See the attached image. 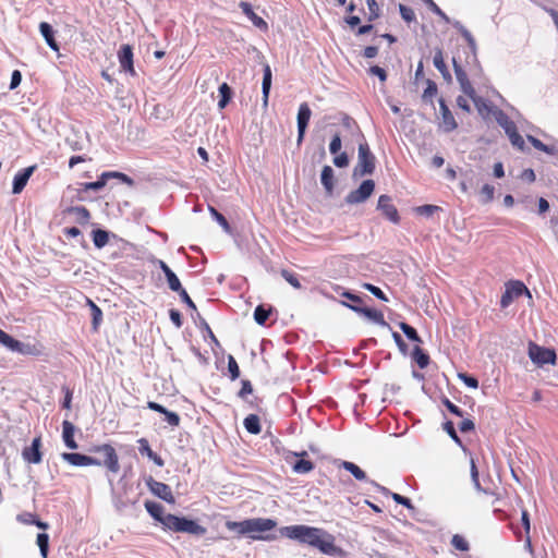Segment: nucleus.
<instances>
[{
  "mask_svg": "<svg viewBox=\"0 0 558 558\" xmlns=\"http://www.w3.org/2000/svg\"><path fill=\"white\" fill-rule=\"evenodd\" d=\"M279 532L281 536L315 547L325 555L335 556L340 551L335 537L319 527L298 524L283 526Z\"/></svg>",
  "mask_w": 558,
  "mask_h": 558,
  "instance_id": "nucleus-1",
  "label": "nucleus"
},
{
  "mask_svg": "<svg viewBox=\"0 0 558 558\" xmlns=\"http://www.w3.org/2000/svg\"><path fill=\"white\" fill-rule=\"evenodd\" d=\"M89 451L93 453L106 454V460H100L76 452H63L61 458L74 466H105L112 474L119 473V456L113 446L110 444L96 445L93 446Z\"/></svg>",
  "mask_w": 558,
  "mask_h": 558,
  "instance_id": "nucleus-2",
  "label": "nucleus"
},
{
  "mask_svg": "<svg viewBox=\"0 0 558 558\" xmlns=\"http://www.w3.org/2000/svg\"><path fill=\"white\" fill-rule=\"evenodd\" d=\"M277 526V522L269 518H253L240 522L227 521L226 527L229 531L236 532L239 535H247L252 539L269 541L275 537L263 535Z\"/></svg>",
  "mask_w": 558,
  "mask_h": 558,
  "instance_id": "nucleus-3",
  "label": "nucleus"
},
{
  "mask_svg": "<svg viewBox=\"0 0 558 558\" xmlns=\"http://www.w3.org/2000/svg\"><path fill=\"white\" fill-rule=\"evenodd\" d=\"M165 530L173 533H185L194 536H203L206 534L207 529L199 524L197 520L189 519L186 517H179L172 513H167Z\"/></svg>",
  "mask_w": 558,
  "mask_h": 558,
  "instance_id": "nucleus-4",
  "label": "nucleus"
},
{
  "mask_svg": "<svg viewBox=\"0 0 558 558\" xmlns=\"http://www.w3.org/2000/svg\"><path fill=\"white\" fill-rule=\"evenodd\" d=\"M375 156L371 151L368 144L365 141L360 143L357 163L354 167L353 174L355 177L372 174L375 170Z\"/></svg>",
  "mask_w": 558,
  "mask_h": 558,
  "instance_id": "nucleus-5",
  "label": "nucleus"
},
{
  "mask_svg": "<svg viewBox=\"0 0 558 558\" xmlns=\"http://www.w3.org/2000/svg\"><path fill=\"white\" fill-rule=\"evenodd\" d=\"M523 294H526L529 298H532L529 289L526 286L519 280H510L506 283L505 292L501 295L500 299V306L502 308L508 307L512 301Z\"/></svg>",
  "mask_w": 558,
  "mask_h": 558,
  "instance_id": "nucleus-6",
  "label": "nucleus"
},
{
  "mask_svg": "<svg viewBox=\"0 0 558 558\" xmlns=\"http://www.w3.org/2000/svg\"><path fill=\"white\" fill-rule=\"evenodd\" d=\"M529 357L538 366L556 363V352L553 349L541 347L534 342L529 343Z\"/></svg>",
  "mask_w": 558,
  "mask_h": 558,
  "instance_id": "nucleus-7",
  "label": "nucleus"
},
{
  "mask_svg": "<svg viewBox=\"0 0 558 558\" xmlns=\"http://www.w3.org/2000/svg\"><path fill=\"white\" fill-rule=\"evenodd\" d=\"M375 182L371 179L364 180L361 185L345 196L348 204H360L365 202L374 192Z\"/></svg>",
  "mask_w": 558,
  "mask_h": 558,
  "instance_id": "nucleus-8",
  "label": "nucleus"
},
{
  "mask_svg": "<svg viewBox=\"0 0 558 558\" xmlns=\"http://www.w3.org/2000/svg\"><path fill=\"white\" fill-rule=\"evenodd\" d=\"M41 447V436L35 437L31 446H27L22 450L23 460L31 464H39L43 461Z\"/></svg>",
  "mask_w": 558,
  "mask_h": 558,
  "instance_id": "nucleus-9",
  "label": "nucleus"
},
{
  "mask_svg": "<svg viewBox=\"0 0 558 558\" xmlns=\"http://www.w3.org/2000/svg\"><path fill=\"white\" fill-rule=\"evenodd\" d=\"M377 208L381 210L383 215L392 223L400 222V216L397 207L392 204V199L388 195H380L377 203Z\"/></svg>",
  "mask_w": 558,
  "mask_h": 558,
  "instance_id": "nucleus-10",
  "label": "nucleus"
},
{
  "mask_svg": "<svg viewBox=\"0 0 558 558\" xmlns=\"http://www.w3.org/2000/svg\"><path fill=\"white\" fill-rule=\"evenodd\" d=\"M147 485H148L150 492L154 495H156L157 497H159L160 499H162L169 504L175 502L174 496H173L172 490L169 485H167L162 482L155 481L153 478H150L147 482Z\"/></svg>",
  "mask_w": 558,
  "mask_h": 558,
  "instance_id": "nucleus-11",
  "label": "nucleus"
},
{
  "mask_svg": "<svg viewBox=\"0 0 558 558\" xmlns=\"http://www.w3.org/2000/svg\"><path fill=\"white\" fill-rule=\"evenodd\" d=\"M312 116V110L307 102H302L298 111V143L300 144L305 135Z\"/></svg>",
  "mask_w": 558,
  "mask_h": 558,
  "instance_id": "nucleus-12",
  "label": "nucleus"
},
{
  "mask_svg": "<svg viewBox=\"0 0 558 558\" xmlns=\"http://www.w3.org/2000/svg\"><path fill=\"white\" fill-rule=\"evenodd\" d=\"M119 63L121 69L130 73L132 76L136 74L133 64V49L130 45H122L118 52Z\"/></svg>",
  "mask_w": 558,
  "mask_h": 558,
  "instance_id": "nucleus-13",
  "label": "nucleus"
},
{
  "mask_svg": "<svg viewBox=\"0 0 558 558\" xmlns=\"http://www.w3.org/2000/svg\"><path fill=\"white\" fill-rule=\"evenodd\" d=\"M37 166L33 165L19 171L13 179L12 193L20 194L26 186L31 175L36 170Z\"/></svg>",
  "mask_w": 558,
  "mask_h": 558,
  "instance_id": "nucleus-14",
  "label": "nucleus"
},
{
  "mask_svg": "<svg viewBox=\"0 0 558 558\" xmlns=\"http://www.w3.org/2000/svg\"><path fill=\"white\" fill-rule=\"evenodd\" d=\"M439 111L441 114L440 126L445 132H452L458 128V123L450 111L449 107L446 105V101L441 98L439 99Z\"/></svg>",
  "mask_w": 558,
  "mask_h": 558,
  "instance_id": "nucleus-15",
  "label": "nucleus"
},
{
  "mask_svg": "<svg viewBox=\"0 0 558 558\" xmlns=\"http://www.w3.org/2000/svg\"><path fill=\"white\" fill-rule=\"evenodd\" d=\"M453 69H454L457 81L459 82L460 87H461L462 92L465 94V96H468V97L475 96V89H474L473 85L471 84L466 72L462 69V66L460 64H458L456 59H453Z\"/></svg>",
  "mask_w": 558,
  "mask_h": 558,
  "instance_id": "nucleus-16",
  "label": "nucleus"
},
{
  "mask_svg": "<svg viewBox=\"0 0 558 558\" xmlns=\"http://www.w3.org/2000/svg\"><path fill=\"white\" fill-rule=\"evenodd\" d=\"M44 347L39 341L22 342L16 340L12 352H17L23 355L39 356L43 354Z\"/></svg>",
  "mask_w": 558,
  "mask_h": 558,
  "instance_id": "nucleus-17",
  "label": "nucleus"
},
{
  "mask_svg": "<svg viewBox=\"0 0 558 558\" xmlns=\"http://www.w3.org/2000/svg\"><path fill=\"white\" fill-rule=\"evenodd\" d=\"M239 7L241 8L243 14L253 23L255 27L263 32L268 29L267 22L253 11L252 5L248 2L241 1Z\"/></svg>",
  "mask_w": 558,
  "mask_h": 558,
  "instance_id": "nucleus-18",
  "label": "nucleus"
},
{
  "mask_svg": "<svg viewBox=\"0 0 558 558\" xmlns=\"http://www.w3.org/2000/svg\"><path fill=\"white\" fill-rule=\"evenodd\" d=\"M157 264H158L159 268L162 270V272L165 274L167 282H168V287L171 291L178 293L184 289L181 284L180 279L178 278V276L172 271V269L163 260L158 259Z\"/></svg>",
  "mask_w": 558,
  "mask_h": 558,
  "instance_id": "nucleus-19",
  "label": "nucleus"
},
{
  "mask_svg": "<svg viewBox=\"0 0 558 558\" xmlns=\"http://www.w3.org/2000/svg\"><path fill=\"white\" fill-rule=\"evenodd\" d=\"M147 408L155 412L163 414L166 416L167 423L170 426L177 427L180 425L181 420H180V416L178 413L168 411L165 407H162L161 404H159L155 401H148Z\"/></svg>",
  "mask_w": 558,
  "mask_h": 558,
  "instance_id": "nucleus-20",
  "label": "nucleus"
},
{
  "mask_svg": "<svg viewBox=\"0 0 558 558\" xmlns=\"http://www.w3.org/2000/svg\"><path fill=\"white\" fill-rule=\"evenodd\" d=\"M345 305L349 306L354 312L365 316L366 318H368L377 324L386 325L384 314L378 310L369 308V307H362V306H357V305H349V304H345Z\"/></svg>",
  "mask_w": 558,
  "mask_h": 558,
  "instance_id": "nucleus-21",
  "label": "nucleus"
},
{
  "mask_svg": "<svg viewBox=\"0 0 558 558\" xmlns=\"http://www.w3.org/2000/svg\"><path fill=\"white\" fill-rule=\"evenodd\" d=\"M137 442H138V451L142 456H146L156 465L163 466V464H165L163 459L160 456H158L156 452L153 451V449L150 448L149 442L146 438H140L137 440Z\"/></svg>",
  "mask_w": 558,
  "mask_h": 558,
  "instance_id": "nucleus-22",
  "label": "nucleus"
},
{
  "mask_svg": "<svg viewBox=\"0 0 558 558\" xmlns=\"http://www.w3.org/2000/svg\"><path fill=\"white\" fill-rule=\"evenodd\" d=\"M146 511L158 522L162 524L165 527V522L167 518V513H165V508L155 501L146 500L145 504Z\"/></svg>",
  "mask_w": 558,
  "mask_h": 558,
  "instance_id": "nucleus-23",
  "label": "nucleus"
},
{
  "mask_svg": "<svg viewBox=\"0 0 558 558\" xmlns=\"http://www.w3.org/2000/svg\"><path fill=\"white\" fill-rule=\"evenodd\" d=\"M75 426L70 421L62 423V438L65 446L70 449H77L78 445L74 439Z\"/></svg>",
  "mask_w": 558,
  "mask_h": 558,
  "instance_id": "nucleus-24",
  "label": "nucleus"
},
{
  "mask_svg": "<svg viewBox=\"0 0 558 558\" xmlns=\"http://www.w3.org/2000/svg\"><path fill=\"white\" fill-rule=\"evenodd\" d=\"M39 31L45 38L47 45L54 51H59V45L54 39V32L51 25L47 22H41L39 24Z\"/></svg>",
  "mask_w": 558,
  "mask_h": 558,
  "instance_id": "nucleus-25",
  "label": "nucleus"
},
{
  "mask_svg": "<svg viewBox=\"0 0 558 558\" xmlns=\"http://www.w3.org/2000/svg\"><path fill=\"white\" fill-rule=\"evenodd\" d=\"M294 456L301 457V459L298 460L292 466V469L295 473L305 474V473H310L311 471L314 470V463L310 460L304 459V457L307 456L306 451H302L300 453H294Z\"/></svg>",
  "mask_w": 558,
  "mask_h": 558,
  "instance_id": "nucleus-26",
  "label": "nucleus"
},
{
  "mask_svg": "<svg viewBox=\"0 0 558 558\" xmlns=\"http://www.w3.org/2000/svg\"><path fill=\"white\" fill-rule=\"evenodd\" d=\"M433 62H434L435 68L441 73L442 77L446 81H451V74L445 63L444 53L440 48H437L435 50Z\"/></svg>",
  "mask_w": 558,
  "mask_h": 558,
  "instance_id": "nucleus-27",
  "label": "nucleus"
},
{
  "mask_svg": "<svg viewBox=\"0 0 558 558\" xmlns=\"http://www.w3.org/2000/svg\"><path fill=\"white\" fill-rule=\"evenodd\" d=\"M271 76H272V74H271V69H270L269 64H265L263 83H262L264 106H267V104H268L269 92H270V87H271Z\"/></svg>",
  "mask_w": 558,
  "mask_h": 558,
  "instance_id": "nucleus-28",
  "label": "nucleus"
},
{
  "mask_svg": "<svg viewBox=\"0 0 558 558\" xmlns=\"http://www.w3.org/2000/svg\"><path fill=\"white\" fill-rule=\"evenodd\" d=\"M243 425L250 434L258 435L262 432L260 420L256 414L247 415L243 421Z\"/></svg>",
  "mask_w": 558,
  "mask_h": 558,
  "instance_id": "nucleus-29",
  "label": "nucleus"
},
{
  "mask_svg": "<svg viewBox=\"0 0 558 558\" xmlns=\"http://www.w3.org/2000/svg\"><path fill=\"white\" fill-rule=\"evenodd\" d=\"M521 521H522V525H523L524 532H525L524 546L530 553H533V546H532V541H531V535H530V530H531L530 515H529L527 510H525V509L522 510Z\"/></svg>",
  "mask_w": 558,
  "mask_h": 558,
  "instance_id": "nucleus-30",
  "label": "nucleus"
},
{
  "mask_svg": "<svg viewBox=\"0 0 558 558\" xmlns=\"http://www.w3.org/2000/svg\"><path fill=\"white\" fill-rule=\"evenodd\" d=\"M68 213L75 215V220L80 225H87L90 219V213L84 206L70 207Z\"/></svg>",
  "mask_w": 558,
  "mask_h": 558,
  "instance_id": "nucleus-31",
  "label": "nucleus"
},
{
  "mask_svg": "<svg viewBox=\"0 0 558 558\" xmlns=\"http://www.w3.org/2000/svg\"><path fill=\"white\" fill-rule=\"evenodd\" d=\"M320 181L328 193L333 190V170L330 166H324L322 170Z\"/></svg>",
  "mask_w": 558,
  "mask_h": 558,
  "instance_id": "nucleus-32",
  "label": "nucleus"
},
{
  "mask_svg": "<svg viewBox=\"0 0 558 558\" xmlns=\"http://www.w3.org/2000/svg\"><path fill=\"white\" fill-rule=\"evenodd\" d=\"M412 357L421 369L426 368L430 361L429 355L418 345L414 347Z\"/></svg>",
  "mask_w": 558,
  "mask_h": 558,
  "instance_id": "nucleus-33",
  "label": "nucleus"
},
{
  "mask_svg": "<svg viewBox=\"0 0 558 558\" xmlns=\"http://www.w3.org/2000/svg\"><path fill=\"white\" fill-rule=\"evenodd\" d=\"M469 98L474 102V106L476 107L480 114L488 116L490 113L492 106L486 99L477 96L476 93H475V96L469 97Z\"/></svg>",
  "mask_w": 558,
  "mask_h": 558,
  "instance_id": "nucleus-34",
  "label": "nucleus"
},
{
  "mask_svg": "<svg viewBox=\"0 0 558 558\" xmlns=\"http://www.w3.org/2000/svg\"><path fill=\"white\" fill-rule=\"evenodd\" d=\"M341 466L345 471L350 472L356 480H359V481L366 480V473L355 463L350 462V461H343L341 463Z\"/></svg>",
  "mask_w": 558,
  "mask_h": 558,
  "instance_id": "nucleus-35",
  "label": "nucleus"
},
{
  "mask_svg": "<svg viewBox=\"0 0 558 558\" xmlns=\"http://www.w3.org/2000/svg\"><path fill=\"white\" fill-rule=\"evenodd\" d=\"M495 118L498 124L505 130L506 133L517 126L515 123L502 110H498L495 113Z\"/></svg>",
  "mask_w": 558,
  "mask_h": 558,
  "instance_id": "nucleus-36",
  "label": "nucleus"
},
{
  "mask_svg": "<svg viewBox=\"0 0 558 558\" xmlns=\"http://www.w3.org/2000/svg\"><path fill=\"white\" fill-rule=\"evenodd\" d=\"M87 303L89 304L90 310H92L93 330L97 331L99 328V325L102 320V312H101L100 307L98 305H96L92 300L88 299Z\"/></svg>",
  "mask_w": 558,
  "mask_h": 558,
  "instance_id": "nucleus-37",
  "label": "nucleus"
},
{
  "mask_svg": "<svg viewBox=\"0 0 558 558\" xmlns=\"http://www.w3.org/2000/svg\"><path fill=\"white\" fill-rule=\"evenodd\" d=\"M219 94H220V99L218 101V107L220 109H223V108H226V106L231 100L232 90H231L230 86L227 83H222L219 86Z\"/></svg>",
  "mask_w": 558,
  "mask_h": 558,
  "instance_id": "nucleus-38",
  "label": "nucleus"
},
{
  "mask_svg": "<svg viewBox=\"0 0 558 558\" xmlns=\"http://www.w3.org/2000/svg\"><path fill=\"white\" fill-rule=\"evenodd\" d=\"M93 242L96 247L101 248L109 242L108 232L101 229L93 231Z\"/></svg>",
  "mask_w": 558,
  "mask_h": 558,
  "instance_id": "nucleus-39",
  "label": "nucleus"
},
{
  "mask_svg": "<svg viewBox=\"0 0 558 558\" xmlns=\"http://www.w3.org/2000/svg\"><path fill=\"white\" fill-rule=\"evenodd\" d=\"M271 308H265L263 305H258L254 311V319L259 325H265L269 318Z\"/></svg>",
  "mask_w": 558,
  "mask_h": 558,
  "instance_id": "nucleus-40",
  "label": "nucleus"
},
{
  "mask_svg": "<svg viewBox=\"0 0 558 558\" xmlns=\"http://www.w3.org/2000/svg\"><path fill=\"white\" fill-rule=\"evenodd\" d=\"M36 543L39 547L40 555L43 558H48L49 551V535L47 533H39L37 535Z\"/></svg>",
  "mask_w": 558,
  "mask_h": 558,
  "instance_id": "nucleus-41",
  "label": "nucleus"
},
{
  "mask_svg": "<svg viewBox=\"0 0 558 558\" xmlns=\"http://www.w3.org/2000/svg\"><path fill=\"white\" fill-rule=\"evenodd\" d=\"M399 327L403 331V333L408 337V339H410L411 341H414V342H418V343L422 342V339L418 336L415 328H413L412 326H410L409 324L403 323V322L399 324Z\"/></svg>",
  "mask_w": 558,
  "mask_h": 558,
  "instance_id": "nucleus-42",
  "label": "nucleus"
},
{
  "mask_svg": "<svg viewBox=\"0 0 558 558\" xmlns=\"http://www.w3.org/2000/svg\"><path fill=\"white\" fill-rule=\"evenodd\" d=\"M106 180H104L102 175L100 174L98 180L95 181V182H84V183H81L80 184V191H89V190H93V191H99L101 190L102 187L106 186Z\"/></svg>",
  "mask_w": 558,
  "mask_h": 558,
  "instance_id": "nucleus-43",
  "label": "nucleus"
},
{
  "mask_svg": "<svg viewBox=\"0 0 558 558\" xmlns=\"http://www.w3.org/2000/svg\"><path fill=\"white\" fill-rule=\"evenodd\" d=\"M101 175H102L104 180H106V182L109 179H119L123 183H126L128 185L133 184V180L130 177H128L126 174L119 172V171H106V172H102Z\"/></svg>",
  "mask_w": 558,
  "mask_h": 558,
  "instance_id": "nucleus-44",
  "label": "nucleus"
},
{
  "mask_svg": "<svg viewBox=\"0 0 558 558\" xmlns=\"http://www.w3.org/2000/svg\"><path fill=\"white\" fill-rule=\"evenodd\" d=\"M506 134L508 135L511 144L514 147L519 148L520 150H523V148H524V140L519 134L517 126L514 129H512L511 131L507 132Z\"/></svg>",
  "mask_w": 558,
  "mask_h": 558,
  "instance_id": "nucleus-45",
  "label": "nucleus"
},
{
  "mask_svg": "<svg viewBox=\"0 0 558 558\" xmlns=\"http://www.w3.org/2000/svg\"><path fill=\"white\" fill-rule=\"evenodd\" d=\"M451 545L460 551H468L470 549L469 542L460 534L452 536Z\"/></svg>",
  "mask_w": 558,
  "mask_h": 558,
  "instance_id": "nucleus-46",
  "label": "nucleus"
},
{
  "mask_svg": "<svg viewBox=\"0 0 558 558\" xmlns=\"http://www.w3.org/2000/svg\"><path fill=\"white\" fill-rule=\"evenodd\" d=\"M367 8H368V15L367 20L368 22H373L377 20L380 15V9L376 0H366Z\"/></svg>",
  "mask_w": 558,
  "mask_h": 558,
  "instance_id": "nucleus-47",
  "label": "nucleus"
},
{
  "mask_svg": "<svg viewBox=\"0 0 558 558\" xmlns=\"http://www.w3.org/2000/svg\"><path fill=\"white\" fill-rule=\"evenodd\" d=\"M281 276L284 278V280L287 282H289L294 289H301L302 286H301V282L298 278V276L290 271V270H287V269H282L281 270Z\"/></svg>",
  "mask_w": 558,
  "mask_h": 558,
  "instance_id": "nucleus-48",
  "label": "nucleus"
},
{
  "mask_svg": "<svg viewBox=\"0 0 558 558\" xmlns=\"http://www.w3.org/2000/svg\"><path fill=\"white\" fill-rule=\"evenodd\" d=\"M228 371L230 374V379L235 380L240 377V367L238 365V362L232 355L228 356Z\"/></svg>",
  "mask_w": 558,
  "mask_h": 558,
  "instance_id": "nucleus-49",
  "label": "nucleus"
},
{
  "mask_svg": "<svg viewBox=\"0 0 558 558\" xmlns=\"http://www.w3.org/2000/svg\"><path fill=\"white\" fill-rule=\"evenodd\" d=\"M527 138H529L530 143L533 145V147L536 148L537 150H541V151H544V153L550 154V155L555 153L554 147L547 146L541 140H538L534 136H529Z\"/></svg>",
  "mask_w": 558,
  "mask_h": 558,
  "instance_id": "nucleus-50",
  "label": "nucleus"
},
{
  "mask_svg": "<svg viewBox=\"0 0 558 558\" xmlns=\"http://www.w3.org/2000/svg\"><path fill=\"white\" fill-rule=\"evenodd\" d=\"M399 12L401 17L408 23H411L416 19L414 11L405 4H399Z\"/></svg>",
  "mask_w": 558,
  "mask_h": 558,
  "instance_id": "nucleus-51",
  "label": "nucleus"
},
{
  "mask_svg": "<svg viewBox=\"0 0 558 558\" xmlns=\"http://www.w3.org/2000/svg\"><path fill=\"white\" fill-rule=\"evenodd\" d=\"M495 187L490 184H484L481 189V196L483 203H489L494 198Z\"/></svg>",
  "mask_w": 558,
  "mask_h": 558,
  "instance_id": "nucleus-52",
  "label": "nucleus"
},
{
  "mask_svg": "<svg viewBox=\"0 0 558 558\" xmlns=\"http://www.w3.org/2000/svg\"><path fill=\"white\" fill-rule=\"evenodd\" d=\"M16 339L8 335L5 331H3L0 328V343L8 348L9 350L13 351L15 345Z\"/></svg>",
  "mask_w": 558,
  "mask_h": 558,
  "instance_id": "nucleus-53",
  "label": "nucleus"
},
{
  "mask_svg": "<svg viewBox=\"0 0 558 558\" xmlns=\"http://www.w3.org/2000/svg\"><path fill=\"white\" fill-rule=\"evenodd\" d=\"M362 287L365 290L369 291L373 295H375L379 300L385 301V302L388 301V298L386 296V294L378 287H376L372 283H363Z\"/></svg>",
  "mask_w": 558,
  "mask_h": 558,
  "instance_id": "nucleus-54",
  "label": "nucleus"
},
{
  "mask_svg": "<svg viewBox=\"0 0 558 558\" xmlns=\"http://www.w3.org/2000/svg\"><path fill=\"white\" fill-rule=\"evenodd\" d=\"M441 403L447 408V410L451 414H453L456 416H460V417L463 416L462 410L459 407H457L454 403H452L448 398H446V397L442 398Z\"/></svg>",
  "mask_w": 558,
  "mask_h": 558,
  "instance_id": "nucleus-55",
  "label": "nucleus"
},
{
  "mask_svg": "<svg viewBox=\"0 0 558 558\" xmlns=\"http://www.w3.org/2000/svg\"><path fill=\"white\" fill-rule=\"evenodd\" d=\"M209 211L210 214L213 215V217L216 219V221L222 227L225 228L226 230L229 229V222L228 220L226 219V217L220 214L216 208L214 207H209Z\"/></svg>",
  "mask_w": 558,
  "mask_h": 558,
  "instance_id": "nucleus-56",
  "label": "nucleus"
},
{
  "mask_svg": "<svg viewBox=\"0 0 558 558\" xmlns=\"http://www.w3.org/2000/svg\"><path fill=\"white\" fill-rule=\"evenodd\" d=\"M416 213L423 216H432L434 213L440 210V207L436 205H422L416 207Z\"/></svg>",
  "mask_w": 558,
  "mask_h": 558,
  "instance_id": "nucleus-57",
  "label": "nucleus"
},
{
  "mask_svg": "<svg viewBox=\"0 0 558 558\" xmlns=\"http://www.w3.org/2000/svg\"><path fill=\"white\" fill-rule=\"evenodd\" d=\"M458 377L470 388L476 389L478 388V380L475 377H472L465 373H460Z\"/></svg>",
  "mask_w": 558,
  "mask_h": 558,
  "instance_id": "nucleus-58",
  "label": "nucleus"
},
{
  "mask_svg": "<svg viewBox=\"0 0 558 558\" xmlns=\"http://www.w3.org/2000/svg\"><path fill=\"white\" fill-rule=\"evenodd\" d=\"M437 94V85L432 80H426V88L423 93V98H432Z\"/></svg>",
  "mask_w": 558,
  "mask_h": 558,
  "instance_id": "nucleus-59",
  "label": "nucleus"
},
{
  "mask_svg": "<svg viewBox=\"0 0 558 558\" xmlns=\"http://www.w3.org/2000/svg\"><path fill=\"white\" fill-rule=\"evenodd\" d=\"M391 497L397 504L402 505L409 509H414V507L409 498H407L400 494H397V493H391Z\"/></svg>",
  "mask_w": 558,
  "mask_h": 558,
  "instance_id": "nucleus-60",
  "label": "nucleus"
},
{
  "mask_svg": "<svg viewBox=\"0 0 558 558\" xmlns=\"http://www.w3.org/2000/svg\"><path fill=\"white\" fill-rule=\"evenodd\" d=\"M253 392V386L250 380H242V387L238 393L241 399H245L247 395Z\"/></svg>",
  "mask_w": 558,
  "mask_h": 558,
  "instance_id": "nucleus-61",
  "label": "nucleus"
},
{
  "mask_svg": "<svg viewBox=\"0 0 558 558\" xmlns=\"http://www.w3.org/2000/svg\"><path fill=\"white\" fill-rule=\"evenodd\" d=\"M444 429L448 433V435L457 442L461 444V440L454 429V425L451 421H448L444 424Z\"/></svg>",
  "mask_w": 558,
  "mask_h": 558,
  "instance_id": "nucleus-62",
  "label": "nucleus"
},
{
  "mask_svg": "<svg viewBox=\"0 0 558 558\" xmlns=\"http://www.w3.org/2000/svg\"><path fill=\"white\" fill-rule=\"evenodd\" d=\"M178 294H179L181 301L183 303H185L189 308H191L192 311H196V305L193 302V300L190 298V295L187 294L185 289H183L180 292H178Z\"/></svg>",
  "mask_w": 558,
  "mask_h": 558,
  "instance_id": "nucleus-63",
  "label": "nucleus"
},
{
  "mask_svg": "<svg viewBox=\"0 0 558 558\" xmlns=\"http://www.w3.org/2000/svg\"><path fill=\"white\" fill-rule=\"evenodd\" d=\"M369 73L372 75L377 76L381 82H385L387 80V73H386L385 69H383L378 65L371 66Z\"/></svg>",
  "mask_w": 558,
  "mask_h": 558,
  "instance_id": "nucleus-64",
  "label": "nucleus"
}]
</instances>
